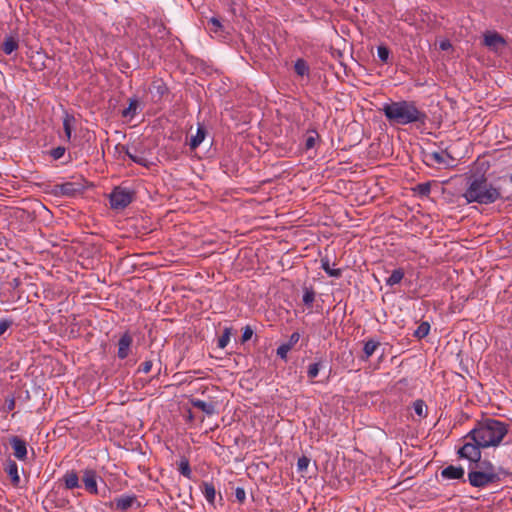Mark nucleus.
<instances>
[{
  "label": "nucleus",
  "mask_w": 512,
  "mask_h": 512,
  "mask_svg": "<svg viewBox=\"0 0 512 512\" xmlns=\"http://www.w3.org/2000/svg\"><path fill=\"white\" fill-rule=\"evenodd\" d=\"M300 339V334L298 332H293L288 341L286 342L287 345H289V347L292 349L296 344L297 342L299 341Z\"/></svg>",
  "instance_id": "58836bf2"
},
{
  "label": "nucleus",
  "mask_w": 512,
  "mask_h": 512,
  "mask_svg": "<svg viewBox=\"0 0 512 512\" xmlns=\"http://www.w3.org/2000/svg\"><path fill=\"white\" fill-rule=\"evenodd\" d=\"M430 325L428 322H422L415 331V336L417 338H424L429 334Z\"/></svg>",
  "instance_id": "cd10ccee"
},
{
  "label": "nucleus",
  "mask_w": 512,
  "mask_h": 512,
  "mask_svg": "<svg viewBox=\"0 0 512 512\" xmlns=\"http://www.w3.org/2000/svg\"><path fill=\"white\" fill-rule=\"evenodd\" d=\"M8 221V227L12 230H22L23 225L29 220L30 215L24 209L5 206L2 208V218Z\"/></svg>",
  "instance_id": "39448f33"
},
{
  "label": "nucleus",
  "mask_w": 512,
  "mask_h": 512,
  "mask_svg": "<svg viewBox=\"0 0 512 512\" xmlns=\"http://www.w3.org/2000/svg\"><path fill=\"white\" fill-rule=\"evenodd\" d=\"M66 149L64 147H56L50 151V155L54 160L62 158L65 154Z\"/></svg>",
  "instance_id": "e433bc0d"
},
{
  "label": "nucleus",
  "mask_w": 512,
  "mask_h": 512,
  "mask_svg": "<svg viewBox=\"0 0 512 512\" xmlns=\"http://www.w3.org/2000/svg\"><path fill=\"white\" fill-rule=\"evenodd\" d=\"M18 47L17 42L13 39V37H9L3 44V50L6 54H11Z\"/></svg>",
  "instance_id": "c756f323"
},
{
  "label": "nucleus",
  "mask_w": 512,
  "mask_h": 512,
  "mask_svg": "<svg viewBox=\"0 0 512 512\" xmlns=\"http://www.w3.org/2000/svg\"><path fill=\"white\" fill-rule=\"evenodd\" d=\"M138 107L137 100H130L129 106L123 110L124 117H133L136 113V109Z\"/></svg>",
  "instance_id": "7c9ffc66"
},
{
  "label": "nucleus",
  "mask_w": 512,
  "mask_h": 512,
  "mask_svg": "<svg viewBox=\"0 0 512 512\" xmlns=\"http://www.w3.org/2000/svg\"><path fill=\"white\" fill-rule=\"evenodd\" d=\"M230 341V329L226 328L223 332V334L218 339V347L219 348H225Z\"/></svg>",
  "instance_id": "2f4dec72"
},
{
  "label": "nucleus",
  "mask_w": 512,
  "mask_h": 512,
  "mask_svg": "<svg viewBox=\"0 0 512 512\" xmlns=\"http://www.w3.org/2000/svg\"><path fill=\"white\" fill-rule=\"evenodd\" d=\"M309 459L305 456L301 457L298 459L297 461V468L299 471H304L307 469L308 465H309Z\"/></svg>",
  "instance_id": "ea45409f"
},
{
  "label": "nucleus",
  "mask_w": 512,
  "mask_h": 512,
  "mask_svg": "<svg viewBox=\"0 0 512 512\" xmlns=\"http://www.w3.org/2000/svg\"><path fill=\"white\" fill-rule=\"evenodd\" d=\"M315 300V293L312 289L306 288L303 293V302L305 305H312Z\"/></svg>",
  "instance_id": "72a5a7b5"
},
{
  "label": "nucleus",
  "mask_w": 512,
  "mask_h": 512,
  "mask_svg": "<svg viewBox=\"0 0 512 512\" xmlns=\"http://www.w3.org/2000/svg\"><path fill=\"white\" fill-rule=\"evenodd\" d=\"M441 475L445 479H461L464 476V469L462 467L450 465L442 470Z\"/></svg>",
  "instance_id": "dca6fc26"
},
{
  "label": "nucleus",
  "mask_w": 512,
  "mask_h": 512,
  "mask_svg": "<svg viewBox=\"0 0 512 512\" xmlns=\"http://www.w3.org/2000/svg\"><path fill=\"white\" fill-rule=\"evenodd\" d=\"M192 404L195 408L203 411L207 415H212L215 413V407L212 403H208V402L198 399V400H194L192 402Z\"/></svg>",
  "instance_id": "aec40b11"
},
{
  "label": "nucleus",
  "mask_w": 512,
  "mask_h": 512,
  "mask_svg": "<svg viewBox=\"0 0 512 512\" xmlns=\"http://www.w3.org/2000/svg\"><path fill=\"white\" fill-rule=\"evenodd\" d=\"M109 199L112 209L121 210L132 202L133 192L127 188L116 187L111 192Z\"/></svg>",
  "instance_id": "423d86ee"
},
{
  "label": "nucleus",
  "mask_w": 512,
  "mask_h": 512,
  "mask_svg": "<svg viewBox=\"0 0 512 512\" xmlns=\"http://www.w3.org/2000/svg\"><path fill=\"white\" fill-rule=\"evenodd\" d=\"M85 489L91 494H97V475L93 470H86L83 475Z\"/></svg>",
  "instance_id": "f8f14e48"
},
{
  "label": "nucleus",
  "mask_w": 512,
  "mask_h": 512,
  "mask_svg": "<svg viewBox=\"0 0 512 512\" xmlns=\"http://www.w3.org/2000/svg\"><path fill=\"white\" fill-rule=\"evenodd\" d=\"M413 409H414V412L419 416V417H425L426 416V405L424 403V401L422 400H416L414 403H413Z\"/></svg>",
  "instance_id": "c85d7f7f"
},
{
  "label": "nucleus",
  "mask_w": 512,
  "mask_h": 512,
  "mask_svg": "<svg viewBox=\"0 0 512 512\" xmlns=\"http://www.w3.org/2000/svg\"><path fill=\"white\" fill-rule=\"evenodd\" d=\"M424 159L427 165H442L448 167L454 158L446 150L426 152Z\"/></svg>",
  "instance_id": "1a4fd4ad"
},
{
  "label": "nucleus",
  "mask_w": 512,
  "mask_h": 512,
  "mask_svg": "<svg viewBox=\"0 0 512 512\" xmlns=\"http://www.w3.org/2000/svg\"><path fill=\"white\" fill-rule=\"evenodd\" d=\"M378 346H379V342L374 341V340H368L367 342H365L364 347H363L362 359L368 360L374 354V352L376 351Z\"/></svg>",
  "instance_id": "6ab92c4d"
},
{
  "label": "nucleus",
  "mask_w": 512,
  "mask_h": 512,
  "mask_svg": "<svg viewBox=\"0 0 512 512\" xmlns=\"http://www.w3.org/2000/svg\"><path fill=\"white\" fill-rule=\"evenodd\" d=\"M467 203L489 205L501 198V190L488 182L484 174L467 177V187L463 193Z\"/></svg>",
  "instance_id": "f257e3e1"
},
{
  "label": "nucleus",
  "mask_w": 512,
  "mask_h": 512,
  "mask_svg": "<svg viewBox=\"0 0 512 512\" xmlns=\"http://www.w3.org/2000/svg\"><path fill=\"white\" fill-rule=\"evenodd\" d=\"M290 350H291V348L289 347V345H287L286 343H283L277 348L276 353H277V356H279L281 359L286 360L287 354Z\"/></svg>",
  "instance_id": "c9c22d12"
},
{
  "label": "nucleus",
  "mask_w": 512,
  "mask_h": 512,
  "mask_svg": "<svg viewBox=\"0 0 512 512\" xmlns=\"http://www.w3.org/2000/svg\"><path fill=\"white\" fill-rule=\"evenodd\" d=\"M8 445L11 447L12 455L20 462L28 459L27 442L19 436H11L8 438Z\"/></svg>",
  "instance_id": "0eeeda50"
},
{
  "label": "nucleus",
  "mask_w": 512,
  "mask_h": 512,
  "mask_svg": "<svg viewBox=\"0 0 512 512\" xmlns=\"http://www.w3.org/2000/svg\"><path fill=\"white\" fill-rule=\"evenodd\" d=\"M318 139L319 135L315 130L308 131L305 137V148L307 150L314 148Z\"/></svg>",
  "instance_id": "b1692460"
},
{
  "label": "nucleus",
  "mask_w": 512,
  "mask_h": 512,
  "mask_svg": "<svg viewBox=\"0 0 512 512\" xmlns=\"http://www.w3.org/2000/svg\"><path fill=\"white\" fill-rule=\"evenodd\" d=\"M14 407H15V399L14 398L7 399L6 400V408H7V410H13Z\"/></svg>",
  "instance_id": "a18cd8bd"
},
{
  "label": "nucleus",
  "mask_w": 512,
  "mask_h": 512,
  "mask_svg": "<svg viewBox=\"0 0 512 512\" xmlns=\"http://www.w3.org/2000/svg\"><path fill=\"white\" fill-rule=\"evenodd\" d=\"M469 483L473 487L482 488L499 480L494 465L489 461H478L469 466Z\"/></svg>",
  "instance_id": "20e7f679"
},
{
  "label": "nucleus",
  "mask_w": 512,
  "mask_h": 512,
  "mask_svg": "<svg viewBox=\"0 0 512 512\" xmlns=\"http://www.w3.org/2000/svg\"><path fill=\"white\" fill-rule=\"evenodd\" d=\"M136 502L135 495H121L115 499V507L117 510L126 511Z\"/></svg>",
  "instance_id": "2eb2a0df"
},
{
  "label": "nucleus",
  "mask_w": 512,
  "mask_h": 512,
  "mask_svg": "<svg viewBox=\"0 0 512 512\" xmlns=\"http://www.w3.org/2000/svg\"><path fill=\"white\" fill-rule=\"evenodd\" d=\"M484 44L493 51H498L505 46V40L500 34H485Z\"/></svg>",
  "instance_id": "ddd939ff"
},
{
  "label": "nucleus",
  "mask_w": 512,
  "mask_h": 512,
  "mask_svg": "<svg viewBox=\"0 0 512 512\" xmlns=\"http://www.w3.org/2000/svg\"><path fill=\"white\" fill-rule=\"evenodd\" d=\"M158 32H161V30H166V27L161 23L158 25Z\"/></svg>",
  "instance_id": "de8ad7c7"
},
{
  "label": "nucleus",
  "mask_w": 512,
  "mask_h": 512,
  "mask_svg": "<svg viewBox=\"0 0 512 512\" xmlns=\"http://www.w3.org/2000/svg\"><path fill=\"white\" fill-rule=\"evenodd\" d=\"M465 444L459 449L458 453L461 458H465L471 462V464L480 461L481 459V448L478 443L473 442L470 439H465Z\"/></svg>",
  "instance_id": "6e6552de"
},
{
  "label": "nucleus",
  "mask_w": 512,
  "mask_h": 512,
  "mask_svg": "<svg viewBox=\"0 0 512 512\" xmlns=\"http://www.w3.org/2000/svg\"><path fill=\"white\" fill-rule=\"evenodd\" d=\"M65 487L67 489H74L79 487V478L76 472H67L63 477Z\"/></svg>",
  "instance_id": "f3484780"
},
{
  "label": "nucleus",
  "mask_w": 512,
  "mask_h": 512,
  "mask_svg": "<svg viewBox=\"0 0 512 512\" xmlns=\"http://www.w3.org/2000/svg\"><path fill=\"white\" fill-rule=\"evenodd\" d=\"M404 271L401 268L392 271L391 275L386 279V285L393 287L399 284L404 278Z\"/></svg>",
  "instance_id": "a211bd4d"
},
{
  "label": "nucleus",
  "mask_w": 512,
  "mask_h": 512,
  "mask_svg": "<svg viewBox=\"0 0 512 512\" xmlns=\"http://www.w3.org/2000/svg\"><path fill=\"white\" fill-rule=\"evenodd\" d=\"M321 267L331 277L337 278L341 276V270L332 268L330 266V261L328 258H324L321 260Z\"/></svg>",
  "instance_id": "5701e85b"
},
{
  "label": "nucleus",
  "mask_w": 512,
  "mask_h": 512,
  "mask_svg": "<svg viewBox=\"0 0 512 512\" xmlns=\"http://www.w3.org/2000/svg\"><path fill=\"white\" fill-rule=\"evenodd\" d=\"M235 498H236V500H237L240 504L244 503V502H245V500H246V492H245V489H244V488H242V487H237V488L235 489Z\"/></svg>",
  "instance_id": "4c0bfd02"
},
{
  "label": "nucleus",
  "mask_w": 512,
  "mask_h": 512,
  "mask_svg": "<svg viewBox=\"0 0 512 512\" xmlns=\"http://www.w3.org/2000/svg\"><path fill=\"white\" fill-rule=\"evenodd\" d=\"M126 155L135 163L148 167L150 165L149 160L142 154L137 152H132L130 150L126 151Z\"/></svg>",
  "instance_id": "412c9836"
},
{
  "label": "nucleus",
  "mask_w": 512,
  "mask_h": 512,
  "mask_svg": "<svg viewBox=\"0 0 512 512\" xmlns=\"http://www.w3.org/2000/svg\"><path fill=\"white\" fill-rule=\"evenodd\" d=\"M253 335V330L250 326H246L244 329H243V334H242V341L243 342H246L248 340L251 339Z\"/></svg>",
  "instance_id": "79ce46f5"
},
{
  "label": "nucleus",
  "mask_w": 512,
  "mask_h": 512,
  "mask_svg": "<svg viewBox=\"0 0 512 512\" xmlns=\"http://www.w3.org/2000/svg\"><path fill=\"white\" fill-rule=\"evenodd\" d=\"M152 365V361L147 360L139 366L138 372L147 374L151 371Z\"/></svg>",
  "instance_id": "a19ab883"
},
{
  "label": "nucleus",
  "mask_w": 512,
  "mask_h": 512,
  "mask_svg": "<svg viewBox=\"0 0 512 512\" xmlns=\"http://www.w3.org/2000/svg\"><path fill=\"white\" fill-rule=\"evenodd\" d=\"M75 119L72 115L66 114L63 119V129L65 133L66 140L69 141L71 139L72 127Z\"/></svg>",
  "instance_id": "4be33fe9"
},
{
  "label": "nucleus",
  "mask_w": 512,
  "mask_h": 512,
  "mask_svg": "<svg viewBox=\"0 0 512 512\" xmlns=\"http://www.w3.org/2000/svg\"><path fill=\"white\" fill-rule=\"evenodd\" d=\"M132 342H133V338L128 332L124 333L120 337V339L118 341V351H117L118 358L125 359L128 357V355L130 353Z\"/></svg>",
  "instance_id": "9d476101"
},
{
  "label": "nucleus",
  "mask_w": 512,
  "mask_h": 512,
  "mask_svg": "<svg viewBox=\"0 0 512 512\" xmlns=\"http://www.w3.org/2000/svg\"><path fill=\"white\" fill-rule=\"evenodd\" d=\"M200 490H201L204 498L206 499V501L210 505H214L215 499H216V489H215L214 484L212 482L203 481L200 484Z\"/></svg>",
  "instance_id": "4468645a"
},
{
  "label": "nucleus",
  "mask_w": 512,
  "mask_h": 512,
  "mask_svg": "<svg viewBox=\"0 0 512 512\" xmlns=\"http://www.w3.org/2000/svg\"><path fill=\"white\" fill-rule=\"evenodd\" d=\"M377 55H378L379 59L383 63H386L388 61V58H389V50H388V48L385 47V46H378V48H377Z\"/></svg>",
  "instance_id": "f704fd0d"
},
{
  "label": "nucleus",
  "mask_w": 512,
  "mask_h": 512,
  "mask_svg": "<svg viewBox=\"0 0 512 512\" xmlns=\"http://www.w3.org/2000/svg\"><path fill=\"white\" fill-rule=\"evenodd\" d=\"M10 326V322L7 320H2V334L8 329Z\"/></svg>",
  "instance_id": "49530a36"
},
{
  "label": "nucleus",
  "mask_w": 512,
  "mask_h": 512,
  "mask_svg": "<svg viewBox=\"0 0 512 512\" xmlns=\"http://www.w3.org/2000/svg\"><path fill=\"white\" fill-rule=\"evenodd\" d=\"M507 432V426L503 422L487 419L472 429L465 439H470L483 448L495 447L500 444Z\"/></svg>",
  "instance_id": "7ed1b4c3"
},
{
  "label": "nucleus",
  "mask_w": 512,
  "mask_h": 512,
  "mask_svg": "<svg viewBox=\"0 0 512 512\" xmlns=\"http://www.w3.org/2000/svg\"><path fill=\"white\" fill-rule=\"evenodd\" d=\"M510 181L512 182V174L510 175Z\"/></svg>",
  "instance_id": "09e8293b"
},
{
  "label": "nucleus",
  "mask_w": 512,
  "mask_h": 512,
  "mask_svg": "<svg viewBox=\"0 0 512 512\" xmlns=\"http://www.w3.org/2000/svg\"><path fill=\"white\" fill-rule=\"evenodd\" d=\"M5 472L7 473L8 477L10 478L11 484L14 487H19L21 479L19 475V468L15 461L12 459H7L5 463Z\"/></svg>",
  "instance_id": "9b49d317"
},
{
  "label": "nucleus",
  "mask_w": 512,
  "mask_h": 512,
  "mask_svg": "<svg viewBox=\"0 0 512 512\" xmlns=\"http://www.w3.org/2000/svg\"><path fill=\"white\" fill-rule=\"evenodd\" d=\"M205 138V130L202 127H198L196 135L191 138L190 146L191 148L198 147Z\"/></svg>",
  "instance_id": "a878e982"
},
{
  "label": "nucleus",
  "mask_w": 512,
  "mask_h": 512,
  "mask_svg": "<svg viewBox=\"0 0 512 512\" xmlns=\"http://www.w3.org/2000/svg\"><path fill=\"white\" fill-rule=\"evenodd\" d=\"M294 70L297 75L304 76V75H308L309 67H308L306 61H304L303 59H298L295 62Z\"/></svg>",
  "instance_id": "bb28decb"
},
{
  "label": "nucleus",
  "mask_w": 512,
  "mask_h": 512,
  "mask_svg": "<svg viewBox=\"0 0 512 512\" xmlns=\"http://www.w3.org/2000/svg\"><path fill=\"white\" fill-rule=\"evenodd\" d=\"M320 367H321L320 362L310 364L308 367V370H307L308 377L310 379H314L315 377H317L319 374Z\"/></svg>",
  "instance_id": "473e14b6"
},
{
  "label": "nucleus",
  "mask_w": 512,
  "mask_h": 512,
  "mask_svg": "<svg viewBox=\"0 0 512 512\" xmlns=\"http://www.w3.org/2000/svg\"><path fill=\"white\" fill-rule=\"evenodd\" d=\"M209 22L216 28H222L221 22L218 18L212 17L209 19Z\"/></svg>",
  "instance_id": "c03bdc74"
},
{
  "label": "nucleus",
  "mask_w": 512,
  "mask_h": 512,
  "mask_svg": "<svg viewBox=\"0 0 512 512\" xmlns=\"http://www.w3.org/2000/svg\"><path fill=\"white\" fill-rule=\"evenodd\" d=\"M439 48L443 51L449 50L452 48V45L449 40H441L439 42Z\"/></svg>",
  "instance_id": "37998d69"
},
{
  "label": "nucleus",
  "mask_w": 512,
  "mask_h": 512,
  "mask_svg": "<svg viewBox=\"0 0 512 512\" xmlns=\"http://www.w3.org/2000/svg\"><path fill=\"white\" fill-rule=\"evenodd\" d=\"M178 470L181 475H183L187 479H191L192 471L190 468L189 461L187 459H185V458L181 459V461L179 462V465H178Z\"/></svg>",
  "instance_id": "393cba45"
},
{
  "label": "nucleus",
  "mask_w": 512,
  "mask_h": 512,
  "mask_svg": "<svg viewBox=\"0 0 512 512\" xmlns=\"http://www.w3.org/2000/svg\"><path fill=\"white\" fill-rule=\"evenodd\" d=\"M382 111L386 119L396 125L423 124L427 119L426 113L414 101H391L383 104Z\"/></svg>",
  "instance_id": "f03ea898"
}]
</instances>
